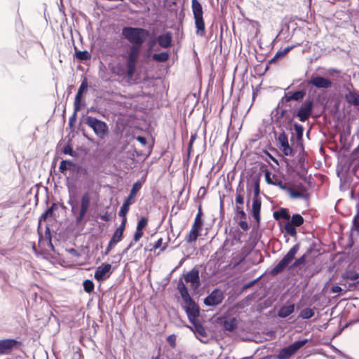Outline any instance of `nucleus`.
Wrapping results in <instances>:
<instances>
[{"label": "nucleus", "instance_id": "ddd939ff", "mask_svg": "<svg viewBox=\"0 0 359 359\" xmlns=\"http://www.w3.org/2000/svg\"><path fill=\"white\" fill-rule=\"evenodd\" d=\"M90 205V195L89 192L83 194L81 198L80 210L79 215L76 217V223L80 224L86 217Z\"/></svg>", "mask_w": 359, "mask_h": 359}, {"label": "nucleus", "instance_id": "f8f14e48", "mask_svg": "<svg viewBox=\"0 0 359 359\" xmlns=\"http://www.w3.org/2000/svg\"><path fill=\"white\" fill-rule=\"evenodd\" d=\"M276 140L278 148L282 151L284 156H293V149L289 144L288 135L285 130L280 133Z\"/></svg>", "mask_w": 359, "mask_h": 359}, {"label": "nucleus", "instance_id": "1a4fd4ad", "mask_svg": "<svg viewBox=\"0 0 359 359\" xmlns=\"http://www.w3.org/2000/svg\"><path fill=\"white\" fill-rule=\"evenodd\" d=\"M314 106V100L309 97L299 107V109L294 111V116H297L299 121L305 122L311 115Z\"/></svg>", "mask_w": 359, "mask_h": 359}, {"label": "nucleus", "instance_id": "5701e85b", "mask_svg": "<svg viewBox=\"0 0 359 359\" xmlns=\"http://www.w3.org/2000/svg\"><path fill=\"white\" fill-rule=\"evenodd\" d=\"M295 305L291 304L289 306H282L277 312L278 317L285 318L294 312Z\"/></svg>", "mask_w": 359, "mask_h": 359}, {"label": "nucleus", "instance_id": "6e6552de", "mask_svg": "<svg viewBox=\"0 0 359 359\" xmlns=\"http://www.w3.org/2000/svg\"><path fill=\"white\" fill-rule=\"evenodd\" d=\"M142 184L143 182L138 180L133 184L132 189H130L128 196L123 201V203L118 211L119 217L126 216L128 214L130 210V206L133 203V199L135 197L137 193L142 188Z\"/></svg>", "mask_w": 359, "mask_h": 359}, {"label": "nucleus", "instance_id": "6e6d98bb", "mask_svg": "<svg viewBox=\"0 0 359 359\" xmlns=\"http://www.w3.org/2000/svg\"><path fill=\"white\" fill-rule=\"evenodd\" d=\"M235 201H236V203L237 204L236 205H238V204L239 205L243 204V203H244L243 195L240 194H236Z\"/></svg>", "mask_w": 359, "mask_h": 359}, {"label": "nucleus", "instance_id": "f257e3e1", "mask_svg": "<svg viewBox=\"0 0 359 359\" xmlns=\"http://www.w3.org/2000/svg\"><path fill=\"white\" fill-rule=\"evenodd\" d=\"M121 35L130 46L126 51V67H118L117 74L123 78L131 79L135 73L144 43L149 39L147 43V52L151 53L158 43V39L157 36L151 37L149 30L139 27L125 26L122 28Z\"/></svg>", "mask_w": 359, "mask_h": 359}, {"label": "nucleus", "instance_id": "49530a36", "mask_svg": "<svg viewBox=\"0 0 359 359\" xmlns=\"http://www.w3.org/2000/svg\"><path fill=\"white\" fill-rule=\"evenodd\" d=\"M78 130H79V131H81V133H82L83 136L84 137H86V139H87L90 142H91V143H95V138H94V137H93L92 136L89 135L87 133V132L86 131V130H85L83 127H81V123L79 124V128H78Z\"/></svg>", "mask_w": 359, "mask_h": 359}, {"label": "nucleus", "instance_id": "423d86ee", "mask_svg": "<svg viewBox=\"0 0 359 359\" xmlns=\"http://www.w3.org/2000/svg\"><path fill=\"white\" fill-rule=\"evenodd\" d=\"M191 9L196 28V34L198 36H204L205 34V26L202 5L198 0H191Z\"/></svg>", "mask_w": 359, "mask_h": 359}, {"label": "nucleus", "instance_id": "58836bf2", "mask_svg": "<svg viewBox=\"0 0 359 359\" xmlns=\"http://www.w3.org/2000/svg\"><path fill=\"white\" fill-rule=\"evenodd\" d=\"M284 103H280V101L278 102V104L277 107L273 109L271 113V119L274 120L276 123L280 121V118L278 117V115L280 114V110L279 109L283 106Z\"/></svg>", "mask_w": 359, "mask_h": 359}, {"label": "nucleus", "instance_id": "393cba45", "mask_svg": "<svg viewBox=\"0 0 359 359\" xmlns=\"http://www.w3.org/2000/svg\"><path fill=\"white\" fill-rule=\"evenodd\" d=\"M75 164L76 163L72 160H62L60 163L59 171L65 175L67 170L73 171Z\"/></svg>", "mask_w": 359, "mask_h": 359}, {"label": "nucleus", "instance_id": "774afa93", "mask_svg": "<svg viewBox=\"0 0 359 359\" xmlns=\"http://www.w3.org/2000/svg\"><path fill=\"white\" fill-rule=\"evenodd\" d=\"M331 291L334 293H339L342 291V288L339 285H333L331 287Z\"/></svg>", "mask_w": 359, "mask_h": 359}, {"label": "nucleus", "instance_id": "a878e982", "mask_svg": "<svg viewBox=\"0 0 359 359\" xmlns=\"http://www.w3.org/2000/svg\"><path fill=\"white\" fill-rule=\"evenodd\" d=\"M251 181H252V187H253V194H254L253 198L261 199L260 198L261 191H260V186H259L260 177L257 175L252 176L251 178Z\"/></svg>", "mask_w": 359, "mask_h": 359}, {"label": "nucleus", "instance_id": "09e8293b", "mask_svg": "<svg viewBox=\"0 0 359 359\" xmlns=\"http://www.w3.org/2000/svg\"><path fill=\"white\" fill-rule=\"evenodd\" d=\"M273 185L278 187L280 189L285 191L287 192V190L290 188L287 186V184H284L281 180H276L274 181V183H273Z\"/></svg>", "mask_w": 359, "mask_h": 359}, {"label": "nucleus", "instance_id": "72a5a7b5", "mask_svg": "<svg viewBox=\"0 0 359 359\" xmlns=\"http://www.w3.org/2000/svg\"><path fill=\"white\" fill-rule=\"evenodd\" d=\"M284 230L287 234L292 237H296L297 229L296 226L292 224L290 221L287 222L284 225Z\"/></svg>", "mask_w": 359, "mask_h": 359}, {"label": "nucleus", "instance_id": "5fc2aeb1", "mask_svg": "<svg viewBox=\"0 0 359 359\" xmlns=\"http://www.w3.org/2000/svg\"><path fill=\"white\" fill-rule=\"evenodd\" d=\"M175 339H176V337H175V335H174V334H171L168 337L167 341L171 347L175 346Z\"/></svg>", "mask_w": 359, "mask_h": 359}, {"label": "nucleus", "instance_id": "cd10ccee", "mask_svg": "<svg viewBox=\"0 0 359 359\" xmlns=\"http://www.w3.org/2000/svg\"><path fill=\"white\" fill-rule=\"evenodd\" d=\"M74 57H76L78 60L81 62H84L87 60H90L91 58V54L88 50H79L74 47Z\"/></svg>", "mask_w": 359, "mask_h": 359}, {"label": "nucleus", "instance_id": "052dcab7", "mask_svg": "<svg viewBox=\"0 0 359 359\" xmlns=\"http://www.w3.org/2000/svg\"><path fill=\"white\" fill-rule=\"evenodd\" d=\"M45 238L47 241L52 239L50 229L49 226H48V225L46 226Z\"/></svg>", "mask_w": 359, "mask_h": 359}, {"label": "nucleus", "instance_id": "bf43d9fd", "mask_svg": "<svg viewBox=\"0 0 359 359\" xmlns=\"http://www.w3.org/2000/svg\"><path fill=\"white\" fill-rule=\"evenodd\" d=\"M244 193V184L243 182L241 180L237 188H236V194H243Z\"/></svg>", "mask_w": 359, "mask_h": 359}, {"label": "nucleus", "instance_id": "c9c22d12", "mask_svg": "<svg viewBox=\"0 0 359 359\" xmlns=\"http://www.w3.org/2000/svg\"><path fill=\"white\" fill-rule=\"evenodd\" d=\"M351 231L359 232V203L356 205V215L352 221Z\"/></svg>", "mask_w": 359, "mask_h": 359}, {"label": "nucleus", "instance_id": "0e129e2a", "mask_svg": "<svg viewBox=\"0 0 359 359\" xmlns=\"http://www.w3.org/2000/svg\"><path fill=\"white\" fill-rule=\"evenodd\" d=\"M137 140L141 143L142 145H146L147 144V138L144 136L139 135L137 137Z\"/></svg>", "mask_w": 359, "mask_h": 359}, {"label": "nucleus", "instance_id": "2eb2a0df", "mask_svg": "<svg viewBox=\"0 0 359 359\" xmlns=\"http://www.w3.org/2000/svg\"><path fill=\"white\" fill-rule=\"evenodd\" d=\"M217 320L224 331L234 332L238 328V321L236 317L223 316L218 318Z\"/></svg>", "mask_w": 359, "mask_h": 359}, {"label": "nucleus", "instance_id": "3c124183", "mask_svg": "<svg viewBox=\"0 0 359 359\" xmlns=\"http://www.w3.org/2000/svg\"><path fill=\"white\" fill-rule=\"evenodd\" d=\"M144 235L143 231L136 229V231L133 235V240L134 242H137Z\"/></svg>", "mask_w": 359, "mask_h": 359}, {"label": "nucleus", "instance_id": "6ab92c4d", "mask_svg": "<svg viewBox=\"0 0 359 359\" xmlns=\"http://www.w3.org/2000/svg\"><path fill=\"white\" fill-rule=\"evenodd\" d=\"M293 129H294V133H293L292 131L291 132V133H292L291 141H292L293 139L295 137L296 143L297 145L302 146V153L304 154L305 151H304V149L303 147L302 142H303V135H304V128L303 126H302L299 123L294 122L293 123Z\"/></svg>", "mask_w": 359, "mask_h": 359}, {"label": "nucleus", "instance_id": "e2e57ef3", "mask_svg": "<svg viewBox=\"0 0 359 359\" xmlns=\"http://www.w3.org/2000/svg\"><path fill=\"white\" fill-rule=\"evenodd\" d=\"M294 46H287L285 47L284 49H280L279 50L280 51V53H282V55L283 56H285L287 53H288L292 49H293Z\"/></svg>", "mask_w": 359, "mask_h": 359}, {"label": "nucleus", "instance_id": "20e7f679", "mask_svg": "<svg viewBox=\"0 0 359 359\" xmlns=\"http://www.w3.org/2000/svg\"><path fill=\"white\" fill-rule=\"evenodd\" d=\"M84 123L91 128L100 140L105 139L109 133V129L107 123L93 116H87L84 119Z\"/></svg>", "mask_w": 359, "mask_h": 359}, {"label": "nucleus", "instance_id": "aec40b11", "mask_svg": "<svg viewBox=\"0 0 359 359\" xmlns=\"http://www.w3.org/2000/svg\"><path fill=\"white\" fill-rule=\"evenodd\" d=\"M158 45L162 48H170L172 46V33L166 32L157 36Z\"/></svg>", "mask_w": 359, "mask_h": 359}, {"label": "nucleus", "instance_id": "79ce46f5", "mask_svg": "<svg viewBox=\"0 0 359 359\" xmlns=\"http://www.w3.org/2000/svg\"><path fill=\"white\" fill-rule=\"evenodd\" d=\"M62 153L66 155H69L72 157H76L77 154L74 151L72 145L68 143L62 149Z\"/></svg>", "mask_w": 359, "mask_h": 359}, {"label": "nucleus", "instance_id": "9b49d317", "mask_svg": "<svg viewBox=\"0 0 359 359\" xmlns=\"http://www.w3.org/2000/svg\"><path fill=\"white\" fill-rule=\"evenodd\" d=\"M224 298V292L220 288L217 287L204 298L203 303L207 306L215 307L221 304Z\"/></svg>", "mask_w": 359, "mask_h": 359}, {"label": "nucleus", "instance_id": "f704fd0d", "mask_svg": "<svg viewBox=\"0 0 359 359\" xmlns=\"http://www.w3.org/2000/svg\"><path fill=\"white\" fill-rule=\"evenodd\" d=\"M315 315V309L306 308L301 311L299 318L302 319H309Z\"/></svg>", "mask_w": 359, "mask_h": 359}, {"label": "nucleus", "instance_id": "4c0bfd02", "mask_svg": "<svg viewBox=\"0 0 359 359\" xmlns=\"http://www.w3.org/2000/svg\"><path fill=\"white\" fill-rule=\"evenodd\" d=\"M83 290L87 293H91L95 288L94 283L92 280L86 279L83 282Z\"/></svg>", "mask_w": 359, "mask_h": 359}, {"label": "nucleus", "instance_id": "c03bdc74", "mask_svg": "<svg viewBox=\"0 0 359 359\" xmlns=\"http://www.w3.org/2000/svg\"><path fill=\"white\" fill-rule=\"evenodd\" d=\"M79 111V107L76 104H74V113L69 117V123L70 125H74L76 121L77 112Z\"/></svg>", "mask_w": 359, "mask_h": 359}, {"label": "nucleus", "instance_id": "4d7b16f0", "mask_svg": "<svg viewBox=\"0 0 359 359\" xmlns=\"http://www.w3.org/2000/svg\"><path fill=\"white\" fill-rule=\"evenodd\" d=\"M238 225L243 231H247L249 229V225L245 219L241 220Z\"/></svg>", "mask_w": 359, "mask_h": 359}, {"label": "nucleus", "instance_id": "a211bd4d", "mask_svg": "<svg viewBox=\"0 0 359 359\" xmlns=\"http://www.w3.org/2000/svg\"><path fill=\"white\" fill-rule=\"evenodd\" d=\"M20 344V342L15 339H0V354H7Z\"/></svg>", "mask_w": 359, "mask_h": 359}, {"label": "nucleus", "instance_id": "2f4dec72", "mask_svg": "<svg viewBox=\"0 0 359 359\" xmlns=\"http://www.w3.org/2000/svg\"><path fill=\"white\" fill-rule=\"evenodd\" d=\"M287 193L292 198H302L304 200H308L309 198V194L306 192L302 193L300 191H297L294 190L292 188H290L287 190Z\"/></svg>", "mask_w": 359, "mask_h": 359}, {"label": "nucleus", "instance_id": "0eeeda50", "mask_svg": "<svg viewBox=\"0 0 359 359\" xmlns=\"http://www.w3.org/2000/svg\"><path fill=\"white\" fill-rule=\"evenodd\" d=\"M308 341L309 339H303L294 341L293 343L280 348L276 355V358L278 359H290Z\"/></svg>", "mask_w": 359, "mask_h": 359}, {"label": "nucleus", "instance_id": "dca6fc26", "mask_svg": "<svg viewBox=\"0 0 359 359\" xmlns=\"http://www.w3.org/2000/svg\"><path fill=\"white\" fill-rule=\"evenodd\" d=\"M111 273V264L109 263H103L96 269L94 278L97 281L101 282L108 278Z\"/></svg>", "mask_w": 359, "mask_h": 359}, {"label": "nucleus", "instance_id": "c85d7f7f", "mask_svg": "<svg viewBox=\"0 0 359 359\" xmlns=\"http://www.w3.org/2000/svg\"><path fill=\"white\" fill-rule=\"evenodd\" d=\"M88 88V84L87 79L86 78H84L78 89V92L74 98V104H76L78 100H79V97H82L86 93Z\"/></svg>", "mask_w": 359, "mask_h": 359}, {"label": "nucleus", "instance_id": "680f3d73", "mask_svg": "<svg viewBox=\"0 0 359 359\" xmlns=\"http://www.w3.org/2000/svg\"><path fill=\"white\" fill-rule=\"evenodd\" d=\"M114 243L109 241L108 245L105 250L104 255H108L109 252L111 250V249L116 245Z\"/></svg>", "mask_w": 359, "mask_h": 359}, {"label": "nucleus", "instance_id": "8fccbe9b", "mask_svg": "<svg viewBox=\"0 0 359 359\" xmlns=\"http://www.w3.org/2000/svg\"><path fill=\"white\" fill-rule=\"evenodd\" d=\"M259 278H260V277H259V278H256V279H255V280H251V281H250V282H248V283H245V284H244V285L242 286V287H241V292H243L244 291H245V290H248V288H250V287H252V286H253V285H255V284L258 281V280H259Z\"/></svg>", "mask_w": 359, "mask_h": 359}, {"label": "nucleus", "instance_id": "e433bc0d", "mask_svg": "<svg viewBox=\"0 0 359 359\" xmlns=\"http://www.w3.org/2000/svg\"><path fill=\"white\" fill-rule=\"evenodd\" d=\"M290 222L297 227L300 226L304 224V219L300 214L295 213L292 215Z\"/></svg>", "mask_w": 359, "mask_h": 359}, {"label": "nucleus", "instance_id": "bb28decb", "mask_svg": "<svg viewBox=\"0 0 359 359\" xmlns=\"http://www.w3.org/2000/svg\"><path fill=\"white\" fill-rule=\"evenodd\" d=\"M275 220L280 221V219H289L290 218L289 210L286 208H280L273 213Z\"/></svg>", "mask_w": 359, "mask_h": 359}, {"label": "nucleus", "instance_id": "338daca9", "mask_svg": "<svg viewBox=\"0 0 359 359\" xmlns=\"http://www.w3.org/2000/svg\"><path fill=\"white\" fill-rule=\"evenodd\" d=\"M67 252L74 257L80 256V253L74 248H69L67 250Z\"/></svg>", "mask_w": 359, "mask_h": 359}, {"label": "nucleus", "instance_id": "de8ad7c7", "mask_svg": "<svg viewBox=\"0 0 359 359\" xmlns=\"http://www.w3.org/2000/svg\"><path fill=\"white\" fill-rule=\"evenodd\" d=\"M283 57V56L282 55V53H280V51L278 50L276 52V53L275 54V55L269 61L268 65H266L265 70H267L269 69V65H271L273 63L276 62V61L278 60H279L280 58H281Z\"/></svg>", "mask_w": 359, "mask_h": 359}, {"label": "nucleus", "instance_id": "9d476101", "mask_svg": "<svg viewBox=\"0 0 359 359\" xmlns=\"http://www.w3.org/2000/svg\"><path fill=\"white\" fill-rule=\"evenodd\" d=\"M184 280L187 283H190L191 288L194 291H196L201 285V281L200 278V271L196 267H194L189 271L183 273L179 278Z\"/></svg>", "mask_w": 359, "mask_h": 359}, {"label": "nucleus", "instance_id": "b1692460", "mask_svg": "<svg viewBox=\"0 0 359 359\" xmlns=\"http://www.w3.org/2000/svg\"><path fill=\"white\" fill-rule=\"evenodd\" d=\"M347 90L348 93L344 95L346 101L355 107H359V94L349 88H347Z\"/></svg>", "mask_w": 359, "mask_h": 359}, {"label": "nucleus", "instance_id": "a19ab883", "mask_svg": "<svg viewBox=\"0 0 359 359\" xmlns=\"http://www.w3.org/2000/svg\"><path fill=\"white\" fill-rule=\"evenodd\" d=\"M74 172H75L76 174L77 175H88V169L85 167H83L82 165L78 164V163H76L75 164V166L73 169V171Z\"/></svg>", "mask_w": 359, "mask_h": 359}, {"label": "nucleus", "instance_id": "412c9836", "mask_svg": "<svg viewBox=\"0 0 359 359\" xmlns=\"http://www.w3.org/2000/svg\"><path fill=\"white\" fill-rule=\"evenodd\" d=\"M296 116H294V111L292 112V116H287L285 118H282L280 119V121L276 123V126L278 128L280 129L281 132L283 130H289L290 132L292 131V126H293V119Z\"/></svg>", "mask_w": 359, "mask_h": 359}, {"label": "nucleus", "instance_id": "f03ea898", "mask_svg": "<svg viewBox=\"0 0 359 359\" xmlns=\"http://www.w3.org/2000/svg\"><path fill=\"white\" fill-rule=\"evenodd\" d=\"M177 290L179 291L182 299L181 306L187 313L190 323L194 326L195 333L201 337H206L207 332L205 329L198 320L200 307L190 295L187 287L181 278L177 281Z\"/></svg>", "mask_w": 359, "mask_h": 359}, {"label": "nucleus", "instance_id": "a18cd8bd", "mask_svg": "<svg viewBox=\"0 0 359 359\" xmlns=\"http://www.w3.org/2000/svg\"><path fill=\"white\" fill-rule=\"evenodd\" d=\"M147 224H148L147 218L142 217L138 221L136 229L143 231V229L147 226Z\"/></svg>", "mask_w": 359, "mask_h": 359}, {"label": "nucleus", "instance_id": "7c9ffc66", "mask_svg": "<svg viewBox=\"0 0 359 359\" xmlns=\"http://www.w3.org/2000/svg\"><path fill=\"white\" fill-rule=\"evenodd\" d=\"M151 57L154 61L163 63L167 62L169 60L170 53L167 51L153 53Z\"/></svg>", "mask_w": 359, "mask_h": 359}, {"label": "nucleus", "instance_id": "7ed1b4c3", "mask_svg": "<svg viewBox=\"0 0 359 359\" xmlns=\"http://www.w3.org/2000/svg\"><path fill=\"white\" fill-rule=\"evenodd\" d=\"M300 244L297 243L294 245L290 250L286 253L285 255L278 262V263L271 270L266 271V273L275 277L278 274L283 273L287 267L290 271L294 270L296 269H301L306 262L308 256L312 252L313 248H309L306 252L302 255L300 257L296 259L292 263V262L294 259L295 255L299 251Z\"/></svg>", "mask_w": 359, "mask_h": 359}, {"label": "nucleus", "instance_id": "473e14b6", "mask_svg": "<svg viewBox=\"0 0 359 359\" xmlns=\"http://www.w3.org/2000/svg\"><path fill=\"white\" fill-rule=\"evenodd\" d=\"M202 216H203V211L201 209V205H199L198 207V212L196 214V216L194 219V222L192 226H195V227L202 229V226H203V219H202Z\"/></svg>", "mask_w": 359, "mask_h": 359}, {"label": "nucleus", "instance_id": "603ef678", "mask_svg": "<svg viewBox=\"0 0 359 359\" xmlns=\"http://www.w3.org/2000/svg\"><path fill=\"white\" fill-rule=\"evenodd\" d=\"M121 217L123 218L122 221H121V223L119 225V226L118 228H116V230L123 233L124 231H125V229H126V222H127V218H126V216H123Z\"/></svg>", "mask_w": 359, "mask_h": 359}, {"label": "nucleus", "instance_id": "37998d69", "mask_svg": "<svg viewBox=\"0 0 359 359\" xmlns=\"http://www.w3.org/2000/svg\"><path fill=\"white\" fill-rule=\"evenodd\" d=\"M234 209L236 217L240 218L241 220L246 219L247 215L243 210V208L240 207L239 205H236Z\"/></svg>", "mask_w": 359, "mask_h": 359}, {"label": "nucleus", "instance_id": "c756f323", "mask_svg": "<svg viewBox=\"0 0 359 359\" xmlns=\"http://www.w3.org/2000/svg\"><path fill=\"white\" fill-rule=\"evenodd\" d=\"M201 229L197 227H195V226H192L191 229L186 238V241L189 243H191L193 242H195L198 237L201 234Z\"/></svg>", "mask_w": 359, "mask_h": 359}, {"label": "nucleus", "instance_id": "f3484780", "mask_svg": "<svg viewBox=\"0 0 359 359\" xmlns=\"http://www.w3.org/2000/svg\"><path fill=\"white\" fill-rule=\"evenodd\" d=\"M58 208V204L57 203H53L52 205L48 208L40 216L39 219V225L37 231L39 234V242L40 243L43 240V234L40 231L41 221H46L48 217L53 216V212Z\"/></svg>", "mask_w": 359, "mask_h": 359}, {"label": "nucleus", "instance_id": "4468645a", "mask_svg": "<svg viewBox=\"0 0 359 359\" xmlns=\"http://www.w3.org/2000/svg\"><path fill=\"white\" fill-rule=\"evenodd\" d=\"M302 87V89L285 93L284 96L280 99V103H287L292 100L298 102H302L306 95L308 88Z\"/></svg>", "mask_w": 359, "mask_h": 359}, {"label": "nucleus", "instance_id": "13d9d810", "mask_svg": "<svg viewBox=\"0 0 359 359\" xmlns=\"http://www.w3.org/2000/svg\"><path fill=\"white\" fill-rule=\"evenodd\" d=\"M100 218L104 222H109L111 219V215L107 211L103 215H100Z\"/></svg>", "mask_w": 359, "mask_h": 359}, {"label": "nucleus", "instance_id": "4be33fe9", "mask_svg": "<svg viewBox=\"0 0 359 359\" xmlns=\"http://www.w3.org/2000/svg\"><path fill=\"white\" fill-rule=\"evenodd\" d=\"M261 199L252 198V210L251 214L252 217L255 219L257 225H259L261 221Z\"/></svg>", "mask_w": 359, "mask_h": 359}, {"label": "nucleus", "instance_id": "69168bd1", "mask_svg": "<svg viewBox=\"0 0 359 359\" xmlns=\"http://www.w3.org/2000/svg\"><path fill=\"white\" fill-rule=\"evenodd\" d=\"M162 243H163V238H158V239L155 242V243H154V245L153 248H154V250H156V249H158V248H161V245H162Z\"/></svg>", "mask_w": 359, "mask_h": 359}, {"label": "nucleus", "instance_id": "39448f33", "mask_svg": "<svg viewBox=\"0 0 359 359\" xmlns=\"http://www.w3.org/2000/svg\"><path fill=\"white\" fill-rule=\"evenodd\" d=\"M299 86L308 88L309 93H311L313 87L318 89H329L332 87L331 79L322 76L317 74H312L310 77L301 83Z\"/></svg>", "mask_w": 359, "mask_h": 359}, {"label": "nucleus", "instance_id": "ea45409f", "mask_svg": "<svg viewBox=\"0 0 359 359\" xmlns=\"http://www.w3.org/2000/svg\"><path fill=\"white\" fill-rule=\"evenodd\" d=\"M123 238V233L116 229L110 238V241L115 244H117L122 241Z\"/></svg>", "mask_w": 359, "mask_h": 359}, {"label": "nucleus", "instance_id": "864d4df0", "mask_svg": "<svg viewBox=\"0 0 359 359\" xmlns=\"http://www.w3.org/2000/svg\"><path fill=\"white\" fill-rule=\"evenodd\" d=\"M346 278L351 280H356L359 278V273L357 272L350 271L346 276Z\"/></svg>", "mask_w": 359, "mask_h": 359}]
</instances>
